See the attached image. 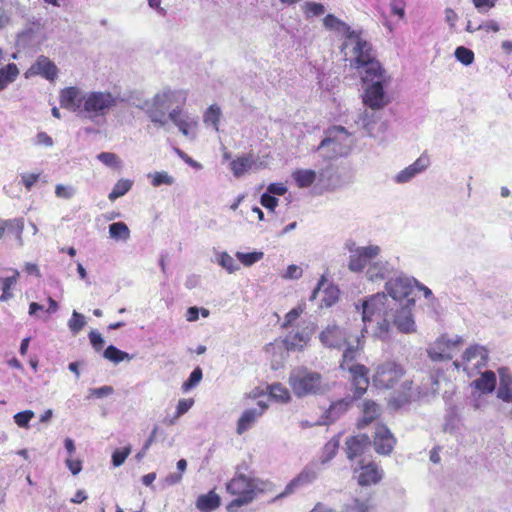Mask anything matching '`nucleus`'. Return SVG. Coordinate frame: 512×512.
Instances as JSON below:
<instances>
[{
	"label": "nucleus",
	"instance_id": "nucleus-1",
	"mask_svg": "<svg viewBox=\"0 0 512 512\" xmlns=\"http://www.w3.org/2000/svg\"><path fill=\"white\" fill-rule=\"evenodd\" d=\"M185 99L181 91L165 89L141 105L147 107L146 114L155 124L165 126L171 123L177 128H192L198 125V118L180 109Z\"/></svg>",
	"mask_w": 512,
	"mask_h": 512
},
{
	"label": "nucleus",
	"instance_id": "nucleus-2",
	"mask_svg": "<svg viewBox=\"0 0 512 512\" xmlns=\"http://www.w3.org/2000/svg\"><path fill=\"white\" fill-rule=\"evenodd\" d=\"M362 321L364 322V331H367V324L375 322L376 328L374 335L378 338H384L390 328V319L392 308L387 296L384 293H377L370 296L362 302Z\"/></svg>",
	"mask_w": 512,
	"mask_h": 512
},
{
	"label": "nucleus",
	"instance_id": "nucleus-3",
	"mask_svg": "<svg viewBox=\"0 0 512 512\" xmlns=\"http://www.w3.org/2000/svg\"><path fill=\"white\" fill-rule=\"evenodd\" d=\"M363 82V103L373 110L383 108L389 103V97L384 91V87L390 83L391 77L387 75L385 69L380 71L362 74Z\"/></svg>",
	"mask_w": 512,
	"mask_h": 512
},
{
	"label": "nucleus",
	"instance_id": "nucleus-4",
	"mask_svg": "<svg viewBox=\"0 0 512 512\" xmlns=\"http://www.w3.org/2000/svg\"><path fill=\"white\" fill-rule=\"evenodd\" d=\"M288 384L297 397L323 394L328 389L320 373L303 366L291 370Z\"/></svg>",
	"mask_w": 512,
	"mask_h": 512
},
{
	"label": "nucleus",
	"instance_id": "nucleus-5",
	"mask_svg": "<svg viewBox=\"0 0 512 512\" xmlns=\"http://www.w3.org/2000/svg\"><path fill=\"white\" fill-rule=\"evenodd\" d=\"M346 344L340 368L350 372L355 390L354 398H359L366 392L369 385L368 369L364 365L352 363L362 349L359 337L356 339V345L348 342Z\"/></svg>",
	"mask_w": 512,
	"mask_h": 512
},
{
	"label": "nucleus",
	"instance_id": "nucleus-6",
	"mask_svg": "<svg viewBox=\"0 0 512 512\" xmlns=\"http://www.w3.org/2000/svg\"><path fill=\"white\" fill-rule=\"evenodd\" d=\"M347 41L354 44L353 54L355 55V59L351 65L356 69L363 68L362 74L384 69L377 60L376 51L372 44L361 38L360 31H356V37H350Z\"/></svg>",
	"mask_w": 512,
	"mask_h": 512
},
{
	"label": "nucleus",
	"instance_id": "nucleus-7",
	"mask_svg": "<svg viewBox=\"0 0 512 512\" xmlns=\"http://www.w3.org/2000/svg\"><path fill=\"white\" fill-rule=\"evenodd\" d=\"M119 98L110 92L93 91L86 93L84 98L82 116L94 120L104 117L117 106Z\"/></svg>",
	"mask_w": 512,
	"mask_h": 512
},
{
	"label": "nucleus",
	"instance_id": "nucleus-8",
	"mask_svg": "<svg viewBox=\"0 0 512 512\" xmlns=\"http://www.w3.org/2000/svg\"><path fill=\"white\" fill-rule=\"evenodd\" d=\"M345 249L349 252L348 269L351 272H362L372 263L381 252L378 245L357 246L355 241L345 242Z\"/></svg>",
	"mask_w": 512,
	"mask_h": 512
},
{
	"label": "nucleus",
	"instance_id": "nucleus-9",
	"mask_svg": "<svg viewBox=\"0 0 512 512\" xmlns=\"http://www.w3.org/2000/svg\"><path fill=\"white\" fill-rule=\"evenodd\" d=\"M332 134L324 138L318 150H326L325 156L334 158L348 154L353 145L352 134L348 130H331Z\"/></svg>",
	"mask_w": 512,
	"mask_h": 512
},
{
	"label": "nucleus",
	"instance_id": "nucleus-10",
	"mask_svg": "<svg viewBox=\"0 0 512 512\" xmlns=\"http://www.w3.org/2000/svg\"><path fill=\"white\" fill-rule=\"evenodd\" d=\"M226 488L229 493L238 496L228 505V510L239 508L254 499L255 486L252 480L245 475L239 474L235 476L227 483Z\"/></svg>",
	"mask_w": 512,
	"mask_h": 512
},
{
	"label": "nucleus",
	"instance_id": "nucleus-11",
	"mask_svg": "<svg viewBox=\"0 0 512 512\" xmlns=\"http://www.w3.org/2000/svg\"><path fill=\"white\" fill-rule=\"evenodd\" d=\"M316 325L310 320H303L285 336L283 343L288 351H302L310 342Z\"/></svg>",
	"mask_w": 512,
	"mask_h": 512
},
{
	"label": "nucleus",
	"instance_id": "nucleus-12",
	"mask_svg": "<svg viewBox=\"0 0 512 512\" xmlns=\"http://www.w3.org/2000/svg\"><path fill=\"white\" fill-rule=\"evenodd\" d=\"M404 375V369L394 361H387L377 366L373 375V384L378 388H392Z\"/></svg>",
	"mask_w": 512,
	"mask_h": 512
},
{
	"label": "nucleus",
	"instance_id": "nucleus-13",
	"mask_svg": "<svg viewBox=\"0 0 512 512\" xmlns=\"http://www.w3.org/2000/svg\"><path fill=\"white\" fill-rule=\"evenodd\" d=\"M43 40L44 32L41 25L31 23L17 34L16 45L19 49L31 51L37 49Z\"/></svg>",
	"mask_w": 512,
	"mask_h": 512
},
{
	"label": "nucleus",
	"instance_id": "nucleus-14",
	"mask_svg": "<svg viewBox=\"0 0 512 512\" xmlns=\"http://www.w3.org/2000/svg\"><path fill=\"white\" fill-rule=\"evenodd\" d=\"M349 334L344 327L328 324L319 334L321 344L330 349H341L348 342Z\"/></svg>",
	"mask_w": 512,
	"mask_h": 512
},
{
	"label": "nucleus",
	"instance_id": "nucleus-15",
	"mask_svg": "<svg viewBox=\"0 0 512 512\" xmlns=\"http://www.w3.org/2000/svg\"><path fill=\"white\" fill-rule=\"evenodd\" d=\"M319 471L320 466L318 463L306 465L301 472L286 485L280 496H287L295 492L298 488L311 484L317 479Z\"/></svg>",
	"mask_w": 512,
	"mask_h": 512
},
{
	"label": "nucleus",
	"instance_id": "nucleus-16",
	"mask_svg": "<svg viewBox=\"0 0 512 512\" xmlns=\"http://www.w3.org/2000/svg\"><path fill=\"white\" fill-rule=\"evenodd\" d=\"M416 283V279L405 275L391 277L386 282V290L393 300H401L408 297Z\"/></svg>",
	"mask_w": 512,
	"mask_h": 512
},
{
	"label": "nucleus",
	"instance_id": "nucleus-17",
	"mask_svg": "<svg viewBox=\"0 0 512 512\" xmlns=\"http://www.w3.org/2000/svg\"><path fill=\"white\" fill-rule=\"evenodd\" d=\"M86 93L77 87H67L60 93V104L62 108L78 113L82 116V109Z\"/></svg>",
	"mask_w": 512,
	"mask_h": 512
},
{
	"label": "nucleus",
	"instance_id": "nucleus-18",
	"mask_svg": "<svg viewBox=\"0 0 512 512\" xmlns=\"http://www.w3.org/2000/svg\"><path fill=\"white\" fill-rule=\"evenodd\" d=\"M257 405L258 408L247 409L241 414L236 427V433L238 435H242L244 432L249 430L268 407L267 404L262 401H259Z\"/></svg>",
	"mask_w": 512,
	"mask_h": 512
},
{
	"label": "nucleus",
	"instance_id": "nucleus-19",
	"mask_svg": "<svg viewBox=\"0 0 512 512\" xmlns=\"http://www.w3.org/2000/svg\"><path fill=\"white\" fill-rule=\"evenodd\" d=\"M325 283L326 279L324 276H322L310 296V300L313 301L317 298L319 294H321V308L332 306L337 302L339 298V289L334 285L328 284L323 291L321 290L322 286H324Z\"/></svg>",
	"mask_w": 512,
	"mask_h": 512
},
{
	"label": "nucleus",
	"instance_id": "nucleus-20",
	"mask_svg": "<svg viewBox=\"0 0 512 512\" xmlns=\"http://www.w3.org/2000/svg\"><path fill=\"white\" fill-rule=\"evenodd\" d=\"M395 442V438L386 426H377L373 441L377 453L389 455L394 448Z\"/></svg>",
	"mask_w": 512,
	"mask_h": 512
},
{
	"label": "nucleus",
	"instance_id": "nucleus-21",
	"mask_svg": "<svg viewBox=\"0 0 512 512\" xmlns=\"http://www.w3.org/2000/svg\"><path fill=\"white\" fill-rule=\"evenodd\" d=\"M429 165V157L427 155H421L414 163L397 173L394 180L398 184L407 183L418 174L425 171Z\"/></svg>",
	"mask_w": 512,
	"mask_h": 512
},
{
	"label": "nucleus",
	"instance_id": "nucleus-22",
	"mask_svg": "<svg viewBox=\"0 0 512 512\" xmlns=\"http://www.w3.org/2000/svg\"><path fill=\"white\" fill-rule=\"evenodd\" d=\"M27 73L31 75H40L47 80L54 81L58 74V68L49 58L41 55L28 69Z\"/></svg>",
	"mask_w": 512,
	"mask_h": 512
},
{
	"label": "nucleus",
	"instance_id": "nucleus-23",
	"mask_svg": "<svg viewBox=\"0 0 512 512\" xmlns=\"http://www.w3.org/2000/svg\"><path fill=\"white\" fill-rule=\"evenodd\" d=\"M391 318L400 332L405 334L416 332V324L409 306L402 307L395 314L391 313Z\"/></svg>",
	"mask_w": 512,
	"mask_h": 512
},
{
	"label": "nucleus",
	"instance_id": "nucleus-24",
	"mask_svg": "<svg viewBox=\"0 0 512 512\" xmlns=\"http://www.w3.org/2000/svg\"><path fill=\"white\" fill-rule=\"evenodd\" d=\"M394 274L393 265L386 260H377L370 263L366 270V276L370 281H383L390 279Z\"/></svg>",
	"mask_w": 512,
	"mask_h": 512
},
{
	"label": "nucleus",
	"instance_id": "nucleus-25",
	"mask_svg": "<svg viewBox=\"0 0 512 512\" xmlns=\"http://www.w3.org/2000/svg\"><path fill=\"white\" fill-rule=\"evenodd\" d=\"M346 453L348 459L352 460L361 456L366 449L370 446V438L365 434H359L347 438L346 440Z\"/></svg>",
	"mask_w": 512,
	"mask_h": 512
},
{
	"label": "nucleus",
	"instance_id": "nucleus-26",
	"mask_svg": "<svg viewBox=\"0 0 512 512\" xmlns=\"http://www.w3.org/2000/svg\"><path fill=\"white\" fill-rule=\"evenodd\" d=\"M462 358L465 363H472L474 368H480L488 361V351L484 346L475 344L465 350Z\"/></svg>",
	"mask_w": 512,
	"mask_h": 512
},
{
	"label": "nucleus",
	"instance_id": "nucleus-27",
	"mask_svg": "<svg viewBox=\"0 0 512 512\" xmlns=\"http://www.w3.org/2000/svg\"><path fill=\"white\" fill-rule=\"evenodd\" d=\"M382 477V470H380L376 464L368 463L367 465L361 466L358 475V483L361 486H368L371 484L378 483L382 479Z\"/></svg>",
	"mask_w": 512,
	"mask_h": 512
},
{
	"label": "nucleus",
	"instance_id": "nucleus-28",
	"mask_svg": "<svg viewBox=\"0 0 512 512\" xmlns=\"http://www.w3.org/2000/svg\"><path fill=\"white\" fill-rule=\"evenodd\" d=\"M257 161L250 154L238 157L231 161L230 169L237 178L253 169H258Z\"/></svg>",
	"mask_w": 512,
	"mask_h": 512
},
{
	"label": "nucleus",
	"instance_id": "nucleus-29",
	"mask_svg": "<svg viewBox=\"0 0 512 512\" xmlns=\"http://www.w3.org/2000/svg\"><path fill=\"white\" fill-rule=\"evenodd\" d=\"M323 24L325 28L328 30H334L343 33L347 40L350 37H356V31L352 30L348 24L338 19L333 14L326 15L325 18L323 19Z\"/></svg>",
	"mask_w": 512,
	"mask_h": 512
},
{
	"label": "nucleus",
	"instance_id": "nucleus-30",
	"mask_svg": "<svg viewBox=\"0 0 512 512\" xmlns=\"http://www.w3.org/2000/svg\"><path fill=\"white\" fill-rule=\"evenodd\" d=\"M221 504V499L213 490L200 495L196 500V507L201 512H212Z\"/></svg>",
	"mask_w": 512,
	"mask_h": 512
},
{
	"label": "nucleus",
	"instance_id": "nucleus-31",
	"mask_svg": "<svg viewBox=\"0 0 512 512\" xmlns=\"http://www.w3.org/2000/svg\"><path fill=\"white\" fill-rule=\"evenodd\" d=\"M500 383L497 391V397L504 402H512V376L506 369H500Z\"/></svg>",
	"mask_w": 512,
	"mask_h": 512
},
{
	"label": "nucleus",
	"instance_id": "nucleus-32",
	"mask_svg": "<svg viewBox=\"0 0 512 512\" xmlns=\"http://www.w3.org/2000/svg\"><path fill=\"white\" fill-rule=\"evenodd\" d=\"M445 335L441 336L437 341L427 350L428 356L432 361H446L452 358L449 350L444 346Z\"/></svg>",
	"mask_w": 512,
	"mask_h": 512
},
{
	"label": "nucleus",
	"instance_id": "nucleus-33",
	"mask_svg": "<svg viewBox=\"0 0 512 512\" xmlns=\"http://www.w3.org/2000/svg\"><path fill=\"white\" fill-rule=\"evenodd\" d=\"M473 384L482 393H491L496 387V375L493 371H485Z\"/></svg>",
	"mask_w": 512,
	"mask_h": 512
},
{
	"label": "nucleus",
	"instance_id": "nucleus-34",
	"mask_svg": "<svg viewBox=\"0 0 512 512\" xmlns=\"http://www.w3.org/2000/svg\"><path fill=\"white\" fill-rule=\"evenodd\" d=\"M292 178L299 188H307L316 180V172L311 169H298L293 172Z\"/></svg>",
	"mask_w": 512,
	"mask_h": 512
},
{
	"label": "nucleus",
	"instance_id": "nucleus-35",
	"mask_svg": "<svg viewBox=\"0 0 512 512\" xmlns=\"http://www.w3.org/2000/svg\"><path fill=\"white\" fill-rule=\"evenodd\" d=\"M380 413V407L373 401H366L363 405V417L359 421L358 426L363 428L364 426L375 420Z\"/></svg>",
	"mask_w": 512,
	"mask_h": 512
},
{
	"label": "nucleus",
	"instance_id": "nucleus-36",
	"mask_svg": "<svg viewBox=\"0 0 512 512\" xmlns=\"http://www.w3.org/2000/svg\"><path fill=\"white\" fill-rule=\"evenodd\" d=\"M109 236L113 240L126 242L130 238V230L124 222H114L109 225Z\"/></svg>",
	"mask_w": 512,
	"mask_h": 512
},
{
	"label": "nucleus",
	"instance_id": "nucleus-37",
	"mask_svg": "<svg viewBox=\"0 0 512 512\" xmlns=\"http://www.w3.org/2000/svg\"><path fill=\"white\" fill-rule=\"evenodd\" d=\"M350 402V400L341 399L339 401L332 403L329 409L327 410V421H325L324 424H328L335 421L340 415L346 412Z\"/></svg>",
	"mask_w": 512,
	"mask_h": 512
},
{
	"label": "nucleus",
	"instance_id": "nucleus-38",
	"mask_svg": "<svg viewBox=\"0 0 512 512\" xmlns=\"http://www.w3.org/2000/svg\"><path fill=\"white\" fill-rule=\"evenodd\" d=\"M215 260L219 266L225 269L229 274L235 273L240 269V265L227 252H217Z\"/></svg>",
	"mask_w": 512,
	"mask_h": 512
},
{
	"label": "nucleus",
	"instance_id": "nucleus-39",
	"mask_svg": "<svg viewBox=\"0 0 512 512\" xmlns=\"http://www.w3.org/2000/svg\"><path fill=\"white\" fill-rule=\"evenodd\" d=\"M103 356L104 358L113 362L114 364H119L122 361H130L133 359V355L121 351L120 349L113 345H110L105 349Z\"/></svg>",
	"mask_w": 512,
	"mask_h": 512
},
{
	"label": "nucleus",
	"instance_id": "nucleus-40",
	"mask_svg": "<svg viewBox=\"0 0 512 512\" xmlns=\"http://www.w3.org/2000/svg\"><path fill=\"white\" fill-rule=\"evenodd\" d=\"M6 230L13 234L17 240L18 245L23 246V237L22 233L24 230V220L23 218H15L6 220Z\"/></svg>",
	"mask_w": 512,
	"mask_h": 512
},
{
	"label": "nucleus",
	"instance_id": "nucleus-41",
	"mask_svg": "<svg viewBox=\"0 0 512 512\" xmlns=\"http://www.w3.org/2000/svg\"><path fill=\"white\" fill-rule=\"evenodd\" d=\"M221 116L222 112L220 107L216 104H212L204 112L203 121L207 126L218 128Z\"/></svg>",
	"mask_w": 512,
	"mask_h": 512
},
{
	"label": "nucleus",
	"instance_id": "nucleus-42",
	"mask_svg": "<svg viewBox=\"0 0 512 512\" xmlns=\"http://www.w3.org/2000/svg\"><path fill=\"white\" fill-rule=\"evenodd\" d=\"M270 396L276 401L287 403L291 396L289 390L281 383H273L268 386Z\"/></svg>",
	"mask_w": 512,
	"mask_h": 512
},
{
	"label": "nucleus",
	"instance_id": "nucleus-43",
	"mask_svg": "<svg viewBox=\"0 0 512 512\" xmlns=\"http://www.w3.org/2000/svg\"><path fill=\"white\" fill-rule=\"evenodd\" d=\"M18 73V68L14 63H10L0 69V91L3 90L7 84L13 82Z\"/></svg>",
	"mask_w": 512,
	"mask_h": 512
},
{
	"label": "nucleus",
	"instance_id": "nucleus-44",
	"mask_svg": "<svg viewBox=\"0 0 512 512\" xmlns=\"http://www.w3.org/2000/svg\"><path fill=\"white\" fill-rule=\"evenodd\" d=\"M132 181L128 179H120L114 185L112 191L109 193L108 198L111 201H114L122 196H124L132 187Z\"/></svg>",
	"mask_w": 512,
	"mask_h": 512
},
{
	"label": "nucleus",
	"instance_id": "nucleus-45",
	"mask_svg": "<svg viewBox=\"0 0 512 512\" xmlns=\"http://www.w3.org/2000/svg\"><path fill=\"white\" fill-rule=\"evenodd\" d=\"M18 276L19 272L15 270L12 276L0 278V286L2 288V295L0 296V301L4 302L12 297V293H10V288L16 283Z\"/></svg>",
	"mask_w": 512,
	"mask_h": 512
},
{
	"label": "nucleus",
	"instance_id": "nucleus-46",
	"mask_svg": "<svg viewBox=\"0 0 512 512\" xmlns=\"http://www.w3.org/2000/svg\"><path fill=\"white\" fill-rule=\"evenodd\" d=\"M235 256L241 264L250 267L260 261L264 257V253L262 251H253L250 253L236 252Z\"/></svg>",
	"mask_w": 512,
	"mask_h": 512
},
{
	"label": "nucleus",
	"instance_id": "nucleus-47",
	"mask_svg": "<svg viewBox=\"0 0 512 512\" xmlns=\"http://www.w3.org/2000/svg\"><path fill=\"white\" fill-rule=\"evenodd\" d=\"M68 328L72 334H78L86 325L85 316L76 310L72 312L71 318L68 320Z\"/></svg>",
	"mask_w": 512,
	"mask_h": 512
},
{
	"label": "nucleus",
	"instance_id": "nucleus-48",
	"mask_svg": "<svg viewBox=\"0 0 512 512\" xmlns=\"http://www.w3.org/2000/svg\"><path fill=\"white\" fill-rule=\"evenodd\" d=\"M96 158L103 163L105 166L110 168H115L120 170L122 167V162L119 159V157L111 152H101L99 153Z\"/></svg>",
	"mask_w": 512,
	"mask_h": 512
},
{
	"label": "nucleus",
	"instance_id": "nucleus-49",
	"mask_svg": "<svg viewBox=\"0 0 512 512\" xmlns=\"http://www.w3.org/2000/svg\"><path fill=\"white\" fill-rule=\"evenodd\" d=\"M454 56L465 66H469L474 62V52L464 46H459L455 49Z\"/></svg>",
	"mask_w": 512,
	"mask_h": 512
},
{
	"label": "nucleus",
	"instance_id": "nucleus-50",
	"mask_svg": "<svg viewBox=\"0 0 512 512\" xmlns=\"http://www.w3.org/2000/svg\"><path fill=\"white\" fill-rule=\"evenodd\" d=\"M148 177L151 178V183L154 187L172 185L174 183V178L164 171L151 173Z\"/></svg>",
	"mask_w": 512,
	"mask_h": 512
},
{
	"label": "nucleus",
	"instance_id": "nucleus-51",
	"mask_svg": "<svg viewBox=\"0 0 512 512\" xmlns=\"http://www.w3.org/2000/svg\"><path fill=\"white\" fill-rule=\"evenodd\" d=\"M14 8L11 6V0L5 3L0 1V31L9 23Z\"/></svg>",
	"mask_w": 512,
	"mask_h": 512
},
{
	"label": "nucleus",
	"instance_id": "nucleus-52",
	"mask_svg": "<svg viewBox=\"0 0 512 512\" xmlns=\"http://www.w3.org/2000/svg\"><path fill=\"white\" fill-rule=\"evenodd\" d=\"M202 377H203V373H202L201 368H199V367L195 368L191 372L188 380H186L182 384V390L185 392L191 390L192 388H194L195 386H197L200 383V381L202 380Z\"/></svg>",
	"mask_w": 512,
	"mask_h": 512
},
{
	"label": "nucleus",
	"instance_id": "nucleus-53",
	"mask_svg": "<svg viewBox=\"0 0 512 512\" xmlns=\"http://www.w3.org/2000/svg\"><path fill=\"white\" fill-rule=\"evenodd\" d=\"M303 311H304V305L303 304H299L297 307H295L292 310H290L285 315L282 327H284V328H292V327H294L293 326L294 322L300 317V315L303 313Z\"/></svg>",
	"mask_w": 512,
	"mask_h": 512
},
{
	"label": "nucleus",
	"instance_id": "nucleus-54",
	"mask_svg": "<svg viewBox=\"0 0 512 512\" xmlns=\"http://www.w3.org/2000/svg\"><path fill=\"white\" fill-rule=\"evenodd\" d=\"M339 448V441L337 439L330 440L325 446L323 450V457L321 459V463L325 464L329 462L337 453Z\"/></svg>",
	"mask_w": 512,
	"mask_h": 512
},
{
	"label": "nucleus",
	"instance_id": "nucleus-55",
	"mask_svg": "<svg viewBox=\"0 0 512 512\" xmlns=\"http://www.w3.org/2000/svg\"><path fill=\"white\" fill-rule=\"evenodd\" d=\"M34 417L32 410H25L14 415L15 423L21 428H28L30 420Z\"/></svg>",
	"mask_w": 512,
	"mask_h": 512
},
{
	"label": "nucleus",
	"instance_id": "nucleus-56",
	"mask_svg": "<svg viewBox=\"0 0 512 512\" xmlns=\"http://www.w3.org/2000/svg\"><path fill=\"white\" fill-rule=\"evenodd\" d=\"M131 453V447L130 446H127L123 449H117L113 452L112 454V463L115 467H119L121 466L126 458L129 456V454Z\"/></svg>",
	"mask_w": 512,
	"mask_h": 512
},
{
	"label": "nucleus",
	"instance_id": "nucleus-57",
	"mask_svg": "<svg viewBox=\"0 0 512 512\" xmlns=\"http://www.w3.org/2000/svg\"><path fill=\"white\" fill-rule=\"evenodd\" d=\"M76 193L75 188L72 185L58 184L55 187V195L62 199H71Z\"/></svg>",
	"mask_w": 512,
	"mask_h": 512
},
{
	"label": "nucleus",
	"instance_id": "nucleus-58",
	"mask_svg": "<svg viewBox=\"0 0 512 512\" xmlns=\"http://www.w3.org/2000/svg\"><path fill=\"white\" fill-rule=\"evenodd\" d=\"M304 8L307 17L320 16L325 12L324 5L316 2H306Z\"/></svg>",
	"mask_w": 512,
	"mask_h": 512
},
{
	"label": "nucleus",
	"instance_id": "nucleus-59",
	"mask_svg": "<svg viewBox=\"0 0 512 512\" xmlns=\"http://www.w3.org/2000/svg\"><path fill=\"white\" fill-rule=\"evenodd\" d=\"M194 404V400L192 398L189 399H180L178 401L177 407H176V413L175 418H179L185 413H187L191 407Z\"/></svg>",
	"mask_w": 512,
	"mask_h": 512
},
{
	"label": "nucleus",
	"instance_id": "nucleus-60",
	"mask_svg": "<svg viewBox=\"0 0 512 512\" xmlns=\"http://www.w3.org/2000/svg\"><path fill=\"white\" fill-rule=\"evenodd\" d=\"M113 392H114L113 387L108 386V385H105V386H102L99 388H91V389H89L88 398H90V397L103 398V397H107V396L113 394Z\"/></svg>",
	"mask_w": 512,
	"mask_h": 512
},
{
	"label": "nucleus",
	"instance_id": "nucleus-61",
	"mask_svg": "<svg viewBox=\"0 0 512 512\" xmlns=\"http://www.w3.org/2000/svg\"><path fill=\"white\" fill-rule=\"evenodd\" d=\"M260 203L262 206L269 209L270 211H274L278 205V199L275 196L269 194L268 192H265L261 195Z\"/></svg>",
	"mask_w": 512,
	"mask_h": 512
},
{
	"label": "nucleus",
	"instance_id": "nucleus-62",
	"mask_svg": "<svg viewBox=\"0 0 512 512\" xmlns=\"http://www.w3.org/2000/svg\"><path fill=\"white\" fill-rule=\"evenodd\" d=\"M411 386H412V382L411 381H404L403 384H402V387L404 389V392H403V395H401L400 397L396 398L395 401L397 402V406H401L405 403H407L411 397Z\"/></svg>",
	"mask_w": 512,
	"mask_h": 512
},
{
	"label": "nucleus",
	"instance_id": "nucleus-63",
	"mask_svg": "<svg viewBox=\"0 0 512 512\" xmlns=\"http://www.w3.org/2000/svg\"><path fill=\"white\" fill-rule=\"evenodd\" d=\"M39 176V173H23L21 174V182L26 187V189L30 190L32 186L38 181Z\"/></svg>",
	"mask_w": 512,
	"mask_h": 512
},
{
	"label": "nucleus",
	"instance_id": "nucleus-64",
	"mask_svg": "<svg viewBox=\"0 0 512 512\" xmlns=\"http://www.w3.org/2000/svg\"><path fill=\"white\" fill-rule=\"evenodd\" d=\"M302 273L303 270L300 266L292 264L287 267L283 277L285 279H299L302 276Z\"/></svg>",
	"mask_w": 512,
	"mask_h": 512
}]
</instances>
